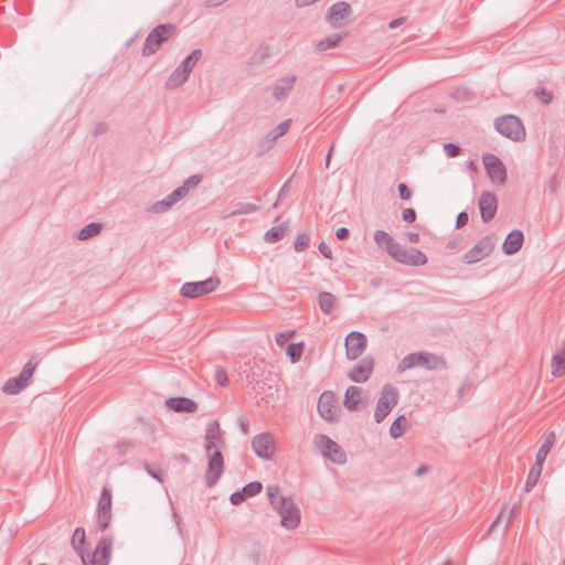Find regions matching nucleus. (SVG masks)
I'll list each match as a JSON object with an SVG mask.
<instances>
[{
  "instance_id": "nucleus-37",
  "label": "nucleus",
  "mask_w": 565,
  "mask_h": 565,
  "mask_svg": "<svg viewBox=\"0 0 565 565\" xmlns=\"http://www.w3.org/2000/svg\"><path fill=\"white\" fill-rule=\"evenodd\" d=\"M290 125H291V120L286 119V120L281 121L278 126L273 128L266 136L271 141L276 142L278 138L285 136L288 132Z\"/></svg>"
},
{
  "instance_id": "nucleus-10",
  "label": "nucleus",
  "mask_w": 565,
  "mask_h": 565,
  "mask_svg": "<svg viewBox=\"0 0 565 565\" xmlns=\"http://www.w3.org/2000/svg\"><path fill=\"white\" fill-rule=\"evenodd\" d=\"M113 541L109 537H104L99 541L93 554H82V562L84 565H108L111 555Z\"/></svg>"
},
{
  "instance_id": "nucleus-24",
  "label": "nucleus",
  "mask_w": 565,
  "mask_h": 565,
  "mask_svg": "<svg viewBox=\"0 0 565 565\" xmlns=\"http://www.w3.org/2000/svg\"><path fill=\"white\" fill-rule=\"evenodd\" d=\"M258 210H259V206L257 204L237 202V203L231 205L230 207L225 209L224 211H222L221 217L223 220H226V218L238 216V215L252 214V213L257 212Z\"/></svg>"
},
{
  "instance_id": "nucleus-21",
  "label": "nucleus",
  "mask_w": 565,
  "mask_h": 565,
  "mask_svg": "<svg viewBox=\"0 0 565 565\" xmlns=\"http://www.w3.org/2000/svg\"><path fill=\"white\" fill-rule=\"evenodd\" d=\"M166 405L177 413H195L199 408L194 401L184 396L170 397L166 401Z\"/></svg>"
},
{
  "instance_id": "nucleus-61",
  "label": "nucleus",
  "mask_w": 565,
  "mask_h": 565,
  "mask_svg": "<svg viewBox=\"0 0 565 565\" xmlns=\"http://www.w3.org/2000/svg\"><path fill=\"white\" fill-rule=\"evenodd\" d=\"M349 230L347 227H339L337 231H335V236L340 241H344L349 237Z\"/></svg>"
},
{
  "instance_id": "nucleus-52",
  "label": "nucleus",
  "mask_w": 565,
  "mask_h": 565,
  "mask_svg": "<svg viewBox=\"0 0 565 565\" xmlns=\"http://www.w3.org/2000/svg\"><path fill=\"white\" fill-rule=\"evenodd\" d=\"M146 471L159 482H163V472L160 469H154L153 466L145 463Z\"/></svg>"
},
{
  "instance_id": "nucleus-57",
  "label": "nucleus",
  "mask_w": 565,
  "mask_h": 565,
  "mask_svg": "<svg viewBox=\"0 0 565 565\" xmlns=\"http://www.w3.org/2000/svg\"><path fill=\"white\" fill-rule=\"evenodd\" d=\"M295 331H287L276 335V341L278 345H284L292 335Z\"/></svg>"
},
{
  "instance_id": "nucleus-41",
  "label": "nucleus",
  "mask_w": 565,
  "mask_h": 565,
  "mask_svg": "<svg viewBox=\"0 0 565 565\" xmlns=\"http://www.w3.org/2000/svg\"><path fill=\"white\" fill-rule=\"evenodd\" d=\"M303 352V344L302 342L299 343H290L287 347V355L290 359L292 363L298 362L301 359Z\"/></svg>"
},
{
  "instance_id": "nucleus-32",
  "label": "nucleus",
  "mask_w": 565,
  "mask_h": 565,
  "mask_svg": "<svg viewBox=\"0 0 565 565\" xmlns=\"http://www.w3.org/2000/svg\"><path fill=\"white\" fill-rule=\"evenodd\" d=\"M407 429V418L405 415H399L391 425L390 435L392 438L397 439L402 437Z\"/></svg>"
},
{
  "instance_id": "nucleus-1",
  "label": "nucleus",
  "mask_w": 565,
  "mask_h": 565,
  "mask_svg": "<svg viewBox=\"0 0 565 565\" xmlns=\"http://www.w3.org/2000/svg\"><path fill=\"white\" fill-rule=\"evenodd\" d=\"M422 366L426 370H446L447 362L441 356L434 353L420 351L405 355L397 365V373H403L406 370Z\"/></svg>"
},
{
  "instance_id": "nucleus-44",
  "label": "nucleus",
  "mask_w": 565,
  "mask_h": 565,
  "mask_svg": "<svg viewBox=\"0 0 565 565\" xmlns=\"http://www.w3.org/2000/svg\"><path fill=\"white\" fill-rule=\"evenodd\" d=\"M35 367H36V363L32 362V361H29L24 364L22 371L20 372L19 376H20V380L24 381L28 383V381L32 377L34 371H35Z\"/></svg>"
},
{
  "instance_id": "nucleus-40",
  "label": "nucleus",
  "mask_w": 565,
  "mask_h": 565,
  "mask_svg": "<svg viewBox=\"0 0 565 565\" xmlns=\"http://www.w3.org/2000/svg\"><path fill=\"white\" fill-rule=\"evenodd\" d=\"M172 206L173 204L171 203V201H169L168 196H166L164 199L157 201L156 203L147 207V212L160 214L169 211Z\"/></svg>"
},
{
  "instance_id": "nucleus-39",
  "label": "nucleus",
  "mask_w": 565,
  "mask_h": 565,
  "mask_svg": "<svg viewBox=\"0 0 565 565\" xmlns=\"http://www.w3.org/2000/svg\"><path fill=\"white\" fill-rule=\"evenodd\" d=\"M374 241L379 246L384 247L386 252L391 244H396L393 237L387 232L382 230H379L374 233Z\"/></svg>"
},
{
  "instance_id": "nucleus-34",
  "label": "nucleus",
  "mask_w": 565,
  "mask_h": 565,
  "mask_svg": "<svg viewBox=\"0 0 565 565\" xmlns=\"http://www.w3.org/2000/svg\"><path fill=\"white\" fill-rule=\"evenodd\" d=\"M287 231V224L281 223L277 226H273L265 233V241L267 243H277L281 241L286 234Z\"/></svg>"
},
{
  "instance_id": "nucleus-15",
  "label": "nucleus",
  "mask_w": 565,
  "mask_h": 565,
  "mask_svg": "<svg viewBox=\"0 0 565 565\" xmlns=\"http://www.w3.org/2000/svg\"><path fill=\"white\" fill-rule=\"evenodd\" d=\"M478 205L480 210L481 220L484 223H488L494 217L497 213L498 199L492 192L486 191L481 193Z\"/></svg>"
},
{
  "instance_id": "nucleus-38",
  "label": "nucleus",
  "mask_w": 565,
  "mask_h": 565,
  "mask_svg": "<svg viewBox=\"0 0 565 565\" xmlns=\"http://www.w3.org/2000/svg\"><path fill=\"white\" fill-rule=\"evenodd\" d=\"M111 490L109 488L104 487L100 492L97 510L111 511Z\"/></svg>"
},
{
  "instance_id": "nucleus-43",
  "label": "nucleus",
  "mask_w": 565,
  "mask_h": 565,
  "mask_svg": "<svg viewBox=\"0 0 565 565\" xmlns=\"http://www.w3.org/2000/svg\"><path fill=\"white\" fill-rule=\"evenodd\" d=\"M111 520V511H97V524L100 531H105Z\"/></svg>"
},
{
  "instance_id": "nucleus-23",
  "label": "nucleus",
  "mask_w": 565,
  "mask_h": 565,
  "mask_svg": "<svg viewBox=\"0 0 565 565\" xmlns=\"http://www.w3.org/2000/svg\"><path fill=\"white\" fill-rule=\"evenodd\" d=\"M523 242V232L520 230H513L505 237L502 244V249L507 255H513L521 249Z\"/></svg>"
},
{
  "instance_id": "nucleus-53",
  "label": "nucleus",
  "mask_w": 565,
  "mask_h": 565,
  "mask_svg": "<svg viewBox=\"0 0 565 565\" xmlns=\"http://www.w3.org/2000/svg\"><path fill=\"white\" fill-rule=\"evenodd\" d=\"M402 218L406 223H414L416 221V212L412 207L404 209L402 212Z\"/></svg>"
},
{
  "instance_id": "nucleus-16",
  "label": "nucleus",
  "mask_w": 565,
  "mask_h": 565,
  "mask_svg": "<svg viewBox=\"0 0 565 565\" xmlns=\"http://www.w3.org/2000/svg\"><path fill=\"white\" fill-rule=\"evenodd\" d=\"M335 398L334 394L330 391H324L318 401L317 411L319 415L328 420L333 422L335 419Z\"/></svg>"
},
{
  "instance_id": "nucleus-55",
  "label": "nucleus",
  "mask_w": 565,
  "mask_h": 565,
  "mask_svg": "<svg viewBox=\"0 0 565 565\" xmlns=\"http://www.w3.org/2000/svg\"><path fill=\"white\" fill-rule=\"evenodd\" d=\"M246 495L243 493V490H239V491H236L234 493L231 494L230 497V501L233 505H238L241 504L242 502H244L246 500Z\"/></svg>"
},
{
  "instance_id": "nucleus-45",
  "label": "nucleus",
  "mask_w": 565,
  "mask_h": 565,
  "mask_svg": "<svg viewBox=\"0 0 565 565\" xmlns=\"http://www.w3.org/2000/svg\"><path fill=\"white\" fill-rule=\"evenodd\" d=\"M534 96L541 100L542 104L548 105L552 103L553 94L544 87H539L534 92Z\"/></svg>"
},
{
  "instance_id": "nucleus-17",
  "label": "nucleus",
  "mask_w": 565,
  "mask_h": 565,
  "mask_svg": "<svg viewBox=\"0 0 565 565\" xmlns=\"http://www.w3.org/2000/svg\"><path fill=\"white\" fill-rule=\"evenodd\" d=\"M373 370V358H364L352 370H350L348 376L352 382L364 383L369 380Z\"/></svg>"
},
{
  "instance_id": "nucleus-20",
  "label": "nucleus",
  "mask_w": 565,
  "mask_h": 565,
  "mask_svg": "<svg viewBox=\"0 0 565 565\" xmlns=\"http://www.w3.org/2000/svg\"><path fill=\"white\" fill-rule=\"evenodd\" d=\"M352 9L351 6L345 1H339L333 3L326 15V20L333 26L338 24L339 21L345 20L351 14Z\"/></svg>"
},
{
  "instance_id": "nucleus-63",
  "label": "nucleus",
  "mask_w": 565,
  "mask_h": 565,
  "mask_svg": "<svg viewBox=\"0 0 565 565\" xmlns=\"http://www.w3.org/2000/svg\"><path fill=\"white\" fill-rule=\"evenodd\" d=\"M405 22V18H398L388 23L390 29H395L402 25Z\"/></svg>"
},
{
  "instance_id": "nucleus-18",
  "label": "nucleus",
  "mask_w": 565,
  "mask_h": 565,
  "mask_svg": "<svg viewBox=\"0 0 565 565\" xmlns=\"http://www.w3.org/2000/svg\"><path fill=\"white\" fill-rule=\"evenodd\" d=\"M224 445V438L221 434L220 424L217 422H212L207 425L205 431V445L204 449L206 454L215 449H220Z\"/></svg>"
},
{
  "instance_id": "nucleus-42",
  "label": "nucleus",
  "mask_w": 565,
  "mask_h": 565,
  "mask_svg": "<svg viewBox=\"0 0 565 565\" xmlns=\"http://www.w3.org/2000/svg\"><path fill=\"white\" fill-rule=\"evenodd\" d=\"M242 490L246 498H250L262 492L263 484L259 481H252L244 486Z\"/></svg>"
},
{
  "instance_id": "nucleus-5",
  "label": "nucleus",
  "mask_w": 565,
  "mask_h": 565,
  "mask_svg": "<svg viewBox=\"0 0 565 565\" xmlns=\"http://www.w3.org/2000/svg\"><path fill=\"white\" fill-rule=\"evenodd\" d=\"M398 402V392L397 388L392 386L391 384H385L377 398L375 412H374V420L375 423H382L385 417L392 412L395 405Z\"/></svg>"
},
{
  "instance_id": "nucleus-47",
  "label": "nucleus",
  "mask_w": 565,
  "mask_h": 565,
  "mask_svg": "<svg viewBox=\"0 0 565 565\" xmlns=\"http://www.w3.org/2000/svg\"><path fill=\"white\" fill-rule=\"evenodd\" d=\"M188 195V190H185V186H179L175 190H173L168 196L169 201L174 205L180 200L185 198Z\"/></svg>"
},
{
  "instance_id": "nucleus-31",
  "label": "nucleus",
  "mask_w": 565,
  "mask_h": 565,
  "mask_svg": "<svg viewBox=\"0 0 565 565\" xmlns=\"http://www.w3.org/2000/svg\"><path fill=\"white\" fill-rule=\"evenodd\" d=\"M542 469H543V465H541L536 461L531 467L530 472L526 478V481H525V486H524V490L526 492H530L536 486V483L541 477Z\"/></svg>"
},
{
  "instance_id": "nucleus-29",
  "label": "nucleus",
  "mask_w": 565,
  "mask_h": 565,
  "mask_svg": "<svg viewBox=\"0 0 565 565\" xmlns=\"http://www.w3.org/2000/svg\"><path fill=\"white\" fill-rule=\"evenodd\" d=\"M318 302L321 311L330 315L335 308L337 299L331 292L321 291L318 296Z\"/></svg>"
},
{
  "instance_id": "nucleus-49",
  "label": "nucleus",
  "mask_w": 565,
  "mask_h": 565,
  "mask_svg": "<svg viewBox=\"0 0 565 565\" xmlns=\"http://www.w3.org/2000/svg\"><path fill=\"white\" fill-rule=\"evenodd\" d=\"M202 181V175L200 174H193L191 177H189L182 184V186H185V190H188V192L190 191V189H194L196 188L200 182Z\"/></svg>"
},
{
  "instance_id": "nucleus-56",
  "label": "nucleus",
  "mask_w": 565,
  "mask_h": 565,
  "mask_svg": "<svg viewBox=\"0 0 565 565\" xmlns=\"http://www.w3.org/2000/svg\"><path fill=\"white\" fill-rule=\"evenodd\" d=\"M469 221V215L467 212H460L456 217V228L463 227Z\"/></svg>"
},
{
  "instance_id": "nucleus-26",
  "label": "nucleus",
  "mask_w": 565,
  "mask_h": 565,
  "mask_svg": "<svg viewBox=\"0 0 565 565\" xmlns=\"http://www.w3.org/2000/svg\"><path fill=\"white\" fill-rule=\"evenodd\" d=\"M555 439H556L555 431L551 430V431L545 433L544 440H543V443L536 454V457H535L536 462L544 465L546 457L550 454V451L555 443Z\"/></svg>"
},
{
  "instance_id": "nucleus-9",
  "label": "nucleus",
  "mask_w": 565,
  "mask_h": 565,
  "mask_svg": "<svg viewBox=\"0 0 565 565\" xmlns=\"http://www.w3.org/2000/svg\"><path fill=\"white\" fill-rule=\"evenodd\" d=\"M482 162L487 175L493 183L503 185L507 182V169L498 156L492 153H483Z\"/></svg>"
},
{
  "instance_id": "nucleus-8",
  "label": "nucleus",
  "mask_w": 565,
  "mask_h": 565,
  "mask_svg": "<svg viewBox=\"0 0 565 565\" xmlns=\"http://www.w3.org/2000/svg\"><path fill=\"white\" fill-rule=\"evenodd\" d=\"M220 282V278L217 277H210L202 281L185 282L180 289V295L190 299L199 298L214 291L218 287Z\"/></svg>"
},
{
  "instance_id": "nucleus-46",
  "label": "nucleus",
  "mask_w": 565,
  "mask_h": 565,
  "mask_svg": "<svg viewBox=\"0 0 565 565\" xmlns=\"http://www.w3.org/2000/svg\"><path fill=\"white\" fill-rule=\"evenodd\" d=\"M310 237L306 233H299L295 239L294 247L297 252H302L309 244Z\"/></svg>"
},
{
  "instance_id": "nucleus-59",
  "label": "nucleus",
  "mask_w": 565,
  "mask_h": 565,
  "mask_svg": "<svg viewBox=\"0 0 565 565\" xmlns=\"http://www.w3.org/2000/svg\"><path fill=\"white\" fill-rule=\"evenodd\" d=\"M319 252L326 257L331 259L332 258V249L331 247L326 244L324 242L320 243L318 246Z\"/></svg>"
},
{
  "instance_id": "nucleus-28",
  "label": "nucleus",
  "mask_w": 565,
  "mask_h": 565,
  "mask_svg": "<svg viewBox=\"0 0 565 565\" xmlns=\"http://www.w3.org/2000/svg\"><path fill=\"white\" fill-rule=\"evenodd\" d=\"M551 367L552 375L556 379L565 374V347L552 356Z\"/></svg>"
},
{
  "instance_id": "nucleus-19",
  "label": "nucleus",
  "mask_w": 565,
  "mask_h": 565,
  "mask_svg": "<svg viewBox=\"0 0 565 565\" xmlns=\"http://www.w3.org/2000/svg\"><path fill=\"white\" fill-rule=\"evenodd\" d=\"M281 516V525L288 530L296 529L300 523V510L292 500L278 511Z\"/></svg>"
},
{
  "instance_id": "nucleus-35",
  "label": "nucleus",
  "mask_w": 565,
  "mask_h": 565,
  "mask_svg": "<svg viewBox=\"0 0 565 565\" xmlns=\"http://www.w3.org/2000/svg\"><path fill=\"white\" fill-rule=\"evenodd\" d=\"M342 38H343L342 34L333 33V34L320 40L317 43L316 49L319 52H324L329 49L337 47L339 42L342 40Z\"/></svg>"
},
{
  "instance_id": "nucleus-2",
  "label": "nucleus",
  "mask_w": 565,
  "mask_h": 565,
  "mask_svg": "<svg viewBox=\"0 0 565 565\" xmlns=\"http://www.w3.org/2000/svg\"><path fill=\"white\" fill-rule=\"evenodd\" d=\"M202 56L201 49H194L182 62L173 70L166 82L167 89H175L182 86L190 77V74L198 61Z\"/></svg>"
},
{
  "instance_id": "nucleus-50",
  "label": "nucleus",
  "mask_w": 565,
  "mask_h": 565,
  "mask_svg": "<svg viewBox=\"0 0 565 565\" xmlns=\"http://www.w3.org/2000/svg\"><path fill=\"white\" fill-rule=\"evenodd\" d=\"M214 379L216 383L221 386H226L228 383L227 373L224 369L221 367L216 369Z\"/></svg>"
},
{
  "instance_id": "nucleus-25",
  "label": "nucleus",
  "mask_w": 565,
  "mask_h": 565,
  "mask_svg": "<svg viewBox=\"0 0 565 565\" xmlns=\"http://www.w3.org/2000/svg\"><path fill=\"white\" fill-rule=\"evenodd\" d=\"M266 492L270 501V505L277 512L281 510L286 504H288L290 500H292L291 498L285 497L280 487L278 486H268Z\"/></svg>"
},
{
  "instance_id": "nucleus-14",
  "label": "nucleus",
  "mask_w": 565,
  "mask_h": 565,
  "mask_svg": "<svg viewBox=\"0 0 565 565\" xmlns=\"http://www.w3.org/2000/svg\"><path fill=\"white\" fill-rule=\"evenodd\" d=\"M252 447L257 457L263 459H271L275 452L274 436L269 433H260L253 438Z\"/></svg>"
},
{
  "instance_id": "nucleus-62",
  "label": "nucleus",
  "mask_w": 565,
  "mask_h": 565,
  "mask_svg": "<svg viewBox=\"0 0 565 565\" xmlns=\"http://www.w3.org/2000/svg\"><path fill=\"white\" fill-rule=\"evenodd\" d=\"M239 426H241V429L244 434H248V430H249V422L246 417H242L239 419Z\"/></svg>"
},
{
  "instance_id": "nucleus-48",
  "label": "nucleus",
  "mask_w": 565,
  "mask_h": 565,
  "mask_svg": "<svg viewBox=\"0 0 565 565\" xmlns=\"http://www.w3.org/2000/svg\"><path fill=\"white\" fill-rule=\"evenodd\" d=\"M274 145L275 142L265 136L258 143L257 156H263L264 153L268 152L274 147Z\"/></svg>"
},
{
  "instance_id": "nucleus-4",
  "label": "nucleus",
  "mask_w": 565,
  "mask_h": 565,
  "mask_svg": "<svg viewBox=\"0 0 565 565\" xmlns=\"http://www.w3.org/2000/svg\"><path fill=\"white\" fill-rule=\"evenodd\" d=\"M494 128L500 135L513 141H522L525 139L526 134L523 122L514 115L498 117L494 120Z\"/></svg>"
},
{
  "instance_id": "nucleus-22",
  "label": "nucleus",
  "mask_w": 565,
  "mask_h": 565,
  "mask_svg": "<svg viewBox=\"0 0 565 565\" xmlns=\"http://www.w3.org/2000/svg\"><path fill=\"white\" fill-rule=\"evenodd\" d=\"M297 77L295 75H288L279 78L273 85V96L276 100L285 99L290 90L294 88Z\"/></svg>"
},
{
  "instance_id": "nucleus-54",
  "label": "nucleus",
  "mask_w": 565,
  "mask_h": 565,
  "mask_svg": "<svg viewBox=\"0 0 565 565\" xmlns=\"http://www.w3.org/2000/svg\"><path fill=\"white\" fill-rule=\"evenodd\" d=\"M401 200L408 201L412 196L409 188L405 183H399L397 186Z\"/></svg>"
},
{
  "instance_id": "nucleus-6",
  "label": "nucleus",
  "mask_w": 565,
  "mask_h": 565,
  "mask_svg": "<svg viewBox=\"0 0 565 565\" xmlns=\"http://www.w3.org/2000/svg\"><path fill=\"white\" fill-rule=\"evenodd\" d=\"M387 254L396 262L408 266H422L427 263V257L422 250L417 248L406 249L399 243L391 244Z\"/></svg>"
},
{
  "instance_id": "nucleus-11",
  "label": "nucleus",
  "mask_w": 565,
  "mask_h": 565,
  "mask_svg": "<svg viewBox=\"0 0 565 565\" xmlns=\"http://www.w3.org/2000/svg\"><path fill=\"white\" fill-rule=\"evenodd\" d=\"M495 246L491 235L481 238L471 249L462 255L461 262L465 264H475L489 256Z\"/></svg>"
},
{
  "instance_id": "nucleus-30",
  "label": "nucleus",
  "mask_w": 565,
  "mask_h": 565,
  "mask_svg": "<svg viewBox=\"0 0 565 565\" xmlns=\"http://www.w3.org/2000/svg\"><path fill=\"white\" fill-rule=\"evenodd\" d=\"M103 230V224L97 222H92L87 225H85L78 233H77V239L79 241H87L89 238H93L100 234Z\"/></svg>"
},
{
  "instance_id": "nucleus-12",
  "label": "nucleus",
  "mask_w": 565,
  "mask_h": 565,
  "mask_svg": "<svg viewBox=\"0 0 565 565\" xmlns=\"http://www.w3.org/2000/svg\"><path fill=\"white\" fill-rule=\"evenodd\" d=\"M207 469L205 472V484L213 487L221 478L224 470V459L220 449H215L207 454Z\"/></svg>"
},
{
  "instance_id": "nucleus-13",
  "label": "nucleus",
  "mask_w": 565,
  "mask_h": 565,
  "mask_svg": "<svg viewBox=\"0 0 565 565\" xmlns=\"http://www.w3.org/2000/svg\"><path fill=\"white\" fill-rule=\"evenodd\" d=\"M366 337L359 331L350 332L345 338V353L349 360H356L366 349Z\"/></svg>"
},
{
  "instance_id": "nucleus-3",
  "label": "nucleus",
  "mask_w": 565,
  "mask_h": 565,
  "mask_svg": "<svg viewBox=\"0 0 565 565\" xmlns=\"http://www.w3.org/2000/svg\"><path fill=\"white\" fill-rule=\"evenodd\" d=\"M175 30L177 25L173 23H163L154 26L146 38L142 56L147 57L156 54L161 45L174 35Z\"/></svg>"
},
{
  "instance_id": "nucleus-64",
  "label": "nucleus",
  "mask_w": 565,
  "mask_h": 565,
  "mask_svg": "<svg viewBox=\"0 0 565 565\" xmlns=\"http://www.w3.org/2000/svg\"><path fill=\"white\" fill-rule=\"evenodd\" d=\"M429 471V467L426 466V465H422L419 466L416 470H415V476L417 477H420L423 476L424 473L428 472Z\"/></svg>"
},
{
  "instance_id": "nucleus-51",
  "label": "nucleus",
  "mask_w": 565,
  "mask_h": 565,
  "mask_svg": "<svg viewBox=\"0 0 565 565\" xmlns=\"http://www.w3.org/2000/svg\"><path fill=\"white\" fill-rule=\"evenodd\" d=\"M444 150L449 158H455L460 153V147L452 142L445 143Z\"/></svg>"
},
{
  "instance_id": "nucleus-58",
  "label": "nucleus",
  "mask_w": 565,
  "mask_h": 565,
  "mask_svg": "<svg viewBox=\"0 0 565 565\" xmlns=\"http://www.w3.org/2000/svg\"><path fill=\"white\" fill-rule=\"evenodd\" d=\"M520 510V505L519 503H515L509 511L508 513V516H507V522H505V525H504V530H508L510 523L512 522L514 515L519 512Z\"/></svg>"
},
{
  "instance_id": "nucleus-60",
  "label": "nucleus",
  "mask_w": 565,
  "mask_h": 565,
  "mask_svg": "<svg viewBox=\"0 0 565 565\" xmlns=\"http://www.w3.org/2000/svg\"><path fill=\"white\" fill-rule=\"evenodd\" d=\"M108 129V126L106 122L104 121H99L95 125V128L93 130V136H98V135H102V134H105Z\"/></svg>"
},
{
  "instance_id": "nucleus-33",
  "label": "nucleus",
  "mask_w": 565,
  "mask_h": 565,
  "mask_svg": "<svg viewBox=\"0 0 565 565\" xmlns=\"http://www.w3.org/2000/svg\"><path fill=\"white\" fill-rule=\"evenodd\" d=\"M86 541L85 530L83 527H76L73 536H72V547L76 551V553L82 557V554H86L84 552V544Z\"/></svg>"
},
{
  "instance_id": "nucleus-27",
  "label": "nucleus",
  "mask_w": 565,
  "mask_h": 565,
  "mask_svg": "<svg viewBox=\"0 0 565 565\" xmlns=\"http://www.w3.org/2000/svg\"><path fill=\"white\" fill-rule=\"evenodd\" d=\"M362 390L358 386H349L347 388L343 404L349 411H356L361 402Z\"/></svg>"
},
{
  "instance_id": "nucleus-7",
  "label": "nucleus",
  "mask_w": 565,
  "mask_h": 565,
  "mask_svg": "<svg viewBox=\"0 0 565 565\" xmlns=\"http://www.w3.org/2000/svg\"><path fill=\"white\" fill-rule=\"evenodd\" d=\"M313 445L320 451V454L330 461L337 465H343L347 462L345 452L327 435H316Z\"/></svg>"
},
{
  "instance_id": "nucleus-36",
  "label": "nucleus",
  "mask_w": 565,
  "mask_h": 565,
  "mask_svg": "<svg viewBox=\"0 0 565 565\" xmlns=\"http://www.w3.org/2000/svg\"><path fill=\"white\" fill-rule=\"evenodd\" d=\"M26 382L20 380V376H15V377H11L9 379L3 387H2V391L7 394H18L20 393L25 386H26Z\"/></svg>"
}]
</instances>
